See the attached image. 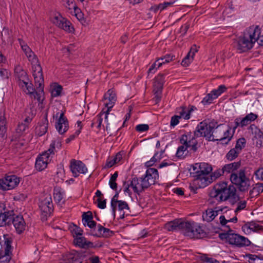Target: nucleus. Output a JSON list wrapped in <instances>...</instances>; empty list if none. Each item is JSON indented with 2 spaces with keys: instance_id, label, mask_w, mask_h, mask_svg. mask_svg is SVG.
Here are the masks:
<instances>
[{
  "instance_id": "f257e3e1",
  "label": "nucleus",
  "mask_w": 263,
  "mask_h": 263,
  "mask_svg": "<svg viewBox=\"0 0 263 263\" xmlns=\"http://www.w3.org/2000/svg\"><path fill=\"white\" fill-rule=\"evenodd\" d=\"M209 195L211 198L218 202L228 200L232 204L236 203L240 199L236 187L233 185H228L226 182L216 184Z\"/></svg>"
},
{
  "instance_id": "f03ea898",
  "label": "nucleus",
  "mask_w": 263,
  "mask_h": 263,
  "mask_svg": "<svg viewBox=\"0 0 263 263\" xmlns=\"http://www.w3.org/2000/svg\"><path fill=\"white\" fill-rule=\"evenodd\" d=\"M241 165L240 161L234 162L225 164L222 168L224 173H231L230 179L231 183L235 184L241 192L248 191L250 186V179L246 176L245 170H240L238 172L234 173L237 170Z\"/></svg>"
},
{
  "instance_id": "7ed1b4c3",
  "label": "nucleus",
  "mask_w": 263,
  "mask_h": 263,
  "mask_svg": "<svg viewBox=\"0 0 263 263\" xmlns=\"http://www.w3.org/2000/svg\"><path fill=\"white\" fill-rule=\"evenodd\" d=\"M261 32L259 26L253 25L247 28L243 36L238 39L236 45L237 52H245L252 49L254 44L259 40Z\"/></svg>"
},
{
  "instance_id": "20e7f679",
  "label": "nucleus",
  "mask_w": 263,
  "mask_h": 263,
  "mask_svg": "<svg viewBox=\"0 0 263 263\" xmlns=\"http://www.w3.org/2000/svg\"><path fill=\"white\" fill-rule=\"evenodd\" d=\"M193 172L191 173L195 178L196 183L200 188L208 186L213 182L212 177L210 175L212 171L210 165L206 163H196L193 167Z\"/></svg>"
},
{
  "instance_id": "39448f33",
  "label": "nucleus",
  "mask_w": 263,
  "mask_h": 263,
  "mask_svg": "<svg viewBox=\"0 0 263 263\" xmlns=\"http://www.w3.org/2000/svg\"><path fill=\"white\" fill-rule=\"evenodd\" d=\"M62 143L59 140H53L48 150L43 152L36 159L35 167L39 171L45 170L51 161L55 152L61 149Z\"/></svg>"
},
{
  "instance_id": "423d86ee",
  "label": "nucleus",
  "mask_w": 263,
  "mask_h": 263,
  "mask_svg": "<svg viewBox=\"0 0 263 263\" xmlns=\"http://www.w3.org/2000/svg\"><path fill=\"white\" fill-rule=\"evenodd\" d=\"M27 58L31 62L32 66V74L34 77L35 86L42 89V84L44 83V77L42 68L41 65L39 64L38 58L34 53H32L31 55H29Z\"/></svg>"
},
{
  "instance_id": "0eeeda50",
  "label": "nucleus",
  "mask_w": 263,
  "mask_h": 263,
  "mask_svg": "<svg viewBox=\"0 0 263 263\" xmlns=\"http://www.w3.org/2000/svg\"><path fill=\"white\" fill-rule=\"evenodd\" d=\"M217 122L212 121L209 123L202 121L200 122L197 126L195 131L196 136L204 137L209 141L214 140L212 136V130L216 126Z\"/></svg>"
},
{
  "instance_id": "6e6552de",
  "label": "nucleus",
  "mask_w": 263,
  "mask_h": 263,
  "mask_svg": "<svg viewBox=\"0 0 263 263\" xmlns=\"http://www.w3.org/2000/svg\"><path fill=\"white\" fill-rule=\"evenodd\" d=\"M4 240L0 242V263H9L12 258V239L8 235H3Z\"/></svg>"
},
{
  "instance_id": "1a4fd4ad",
  "label": "nucleus",
  "mask_w": 263,
  "mask_h": 263,
  "mask_svg": "<svg viewBox=\"0 0 263 263\" xmlns=\"http://www.w3.org/2000/svg\"><path fill=\"white\" fill-rule=\"evenodd\" d=\"M105 108L102 109L103 113H105V122L107 125L106 126V130L108 129V115L115 105L117 101L116 93L114 89H109L104 95Z\"/></svg>"
},
{
  "instance_id": "9d476101",
  "label": "nucleus",
  "mask_w": 263,
  "mask_h": 263,
  "mask_svg": "<svg viewBox=\"0 0 263 263\" xmlns=\"http://www.w3.org/2000/svg\"><path fill=\"white\" fill-rule=\"evenodd\" d=\"M89 252L72 250L63 254L61 259V263H81L87 256Z\"/></svg>"
},
{
  "instance_id": "9b49d317",
  "label": "nucleus",
  "mask_w": 263,
  "mask_h": 263,
  "mask_svg": "<svg viewBox=\"0 0 263 263\" xmlns=\"http://www.w3.org/2000/svg\"><path fill=\"white\" fill-rule=\"evenodd\" d=\"M39 208L41 213V219L43 221L47 219L53 211V204L50 195H46L39 202Z\"/></svg>"
},
{
  "instance_id": "f8f14e48",
  "label": "nucleus",
  "mask_w": 263,
  "mask_h": 263,
  "mask_svg": "<svg viewBox=\"0 0 263 263\" xmlns=\"http://www.w3.org/2000/svg\"><path fill=\"white\" fill-rule=\"evenodd\" d=\"M224 236V238L231 245L238 247L249 246L251 244L250 241L247 238L237 234L227 233L220 235L221 238Z\"/></svg>"
},
{
  "instance_id": "ddd939ff",
  "label": "nucleus",
  "mask_w": 263,
  "mask_h": 263,
  "mask_svg": "<svg viewBox=\"0 0 263 263\" xmlns=\"http://www.w3.org/2000/svg\"><path fill=\"white\" fill-rule=\"evenodd\" d=\"M195 131L185 132L179 138V142L181 144H185L189 146L191 151L196 152L198 149V141L196 139Z\"/></svg>"
},
{
  "instance_id": "4468645a",
  "label": "nucleus",
  "mask_w": 263,
  "mask_h": 263,
  "mask_svg": "<svg viewBox=\"0 0 263 263\" xmlns=\"http://www.w3.org/2000/svg\"><path fill=\"white\" fill-rule=\"evenodd\" d=\"M20 182V178L15 175L6 176L0 179V190L2 191L12 190L16 187Z\"/></svg>"
},
{
  "instance_id": "2eb2a0df",
  "label": "nucleus",
  "mask_w": 263,
  "mask_h": 263,
  "mask_svg": "<svg viewBox=\"0 0 263 263\" xmlns=\"http://www.w3.org/2000/svg\"><path fill=\"white\" fill-rule=\"evenodd\" d=\"M52 22L55 26L69 33H72L74 30L72 24L60 13L53 17Z\"/></svg>"
},
{
  "instance_id": "dca6fc26",
  "label": "nucleus",
  "mask_w": 263,
  "mask_h": 263,
  "mask_svg": "<svg viewBox=\"0 0 263 263\" xmlns=\"http://www.w3.org/2000/svg\"><path fill=\"white\" fill-rule=\"evenodd\" d=\"M130 185L134 192L138 195H140L149 187L146 181L143 177L133 178L130 181Z\"/></svg>"
},
{
  "instance_id": "f3484780",
  "label": "nucleus",
  "mask_w": 263,
  "mask_h": 263,
  "mask_svg": "<svg viewBox=\"0 0 263 263\" xmlns=\"http://www.w3.org/2000/svg\"><path fill=\"white\" fill-rule=\"evenodd\" d=\"M70 168L73 176L78 177L80 174H86L87 168L84 163L79 160L72 159L70 163Z\"/></svg>"
},
{
  "instance_id": "a211bd4d",
  "label": "nucleus",
  "mask_w": 263,
  "mask_h": 263,
  "mask_svg": "<svg viewBox=\"0 0 263 263\" xmlns=\"http://www.w3.org/2000/svg\"><path fill=\"white\" fill-rule=\"evenodd\" d=\"M249 129L251 130L253 135L252 140L253 144L256 147H261L263 140V133L260 129L258 128L254 124L250 126Z\"/></svg>"
},
{
  "instance_id": "6ab92c4d",
  "label": "nucleus",
  "mask_w": 263,
  "mask_h": 263,
  "mask_svg": "<svg viewBox=\"0 0 263 263\" xmlns=\"http://www.w3.org/2000/svg\"><path fill=\"white\" fill-rule=\"evenodd\" d=\"M143 178L149 187L152 185L155 184L158 180L159 174L158 170L154 168H148Z\"/></svg>"
},
{
  "instance_id": "aec40b11",
  "label": "nucleus",
  "mask_w": 263,
  "mask_h": 263,
  "mask_svg": "<svg viewBox=\"0 0 263 263\" xmlns=\"http://www.w3.org/2000/svg\"><path fill=\"white\" fill-rule=\"evenodd\" d=\"M185 222L181 219H176L167 222L164 226V229L168 231H181L183 233Z\"/></svg>"
},
{
  "instance_id": "412c9836",
  "label": "nucleus",
  "mask_w": 263,
  "mask_h": 263,
  "mask_svg": "<svg viewBox=\"0 0 263 263\" xmlns=\"http://www.w3.org/2000/svg\"><path fill=\"white\" fill-rule=\"evenodd\" d=\"M187 226L193 229H196L195 233H193V232H188V237L191 238L200 239L206 236V233L200 224L198 223H193L192 224H188Z\"/></svg>"
},
{
  "instance_id": "4be33fe9",
  "label": "nucleus",
  "mask_w": 263,
  "mask_h": 263,
  "mask_svg": "<svg viewBox=\"0 0 263 263\" xmlns=\"http://www.w3.org/2000/svg\"><path fill=\"white\" fill-rule=\"evenodd\" d=\"M14 72L19 86H26V82L29 81L27 72L20 66L15 67Z\"/></svg>"
},
{
  "instance_id": "5701e85b",
  "label": "nucleus",
  "mask_w": 263,
  "mask_h": 263,
  "mask_svg": "<svg viewBox=\"0 0 263 263\" xmlns=\"http://www.w3.org/2000/svg\"><path fill=\"white\" fill-rule=\"evenodd\" d=\"M55 128L59 134H63L68 130L69 128L68 121L64 116V112H62L55 124Z\"/></svg>"
},
{
  "instance_id": "b1692460",
  "label": "nucleus",
  "mask_w": 263,
  "mask_h": 263,
  "mask_svg": "<svg viewBox=\"0 0 263 263\" xmlns=\"http://www.w3.org/2000/svg\"><path fill=\"white\" fill-rule=\"evenodd\" d=\"M195 110H197V108L193 105L189 107L182 106L177 108V113L180 118L189 120L191 117V114Z\"/></svg>"
},
{
  "instance_id": "393cba45",
  "label": "nucleus",
  "mask_w": 263,
  "mask_h": 263,
  "mask_svg": "<svg viewBox=\"0 0 263 263\" xmlns=\"http://www.w3.org/2000/svg\"><path fill=\"white\" fill-rule=\"evenodd\" d=\"M223 208L216 207L214 210L212 209H207L202 214V219L204 221L211 222L217 216L219 212H222Z\"/></svg>"
},
{
  "instance_id": "a878e982",
  "label": "nucleus",
  "mask_w": 263,
  "mask_h": 263,
  "mask_svg": "<svg viewBox=\"0 0 263 263\" xmlns=\"http://www.w3.org/2000/svg\"><path fill=\"white\" fill-rule=\"evenodd\" d=\"M164 74H159L155 78L153 91L156 97H158L161 93L164 83Z\"/></svg>"
},
{
  "instance_id": "bb28decb",
  "label": "nucleus",
  "mask_w": 263,
  "mask_h": 263,
  "mask_svg": "<svg viewBox=\"0 0 263 263\" xmlns=\"http://www.w3.org/2000/svg\"><path fill=\"white\" fill-rule=\"evenodd\" d=\"M11 221L18 234H21L25 230L26 223L22 216L16 215L13 217V215Z\"/></svg>"
},
{
  "instance_id": "cd10ccee",
  "label": "nucleus",
  "mask_w": 263,
  "mask_h": 263,
  "mask_svg": "<svg viewBox=\"0 0 263 263\" xmlns=\"http://www.w3.org/2000/svg\"><path fill=\"white\" fill-rule=\"evenodd\" d=\"M73 243L75 246L84 249L93 248L95 247L93 242L90 241H88L82 235L78 236V237L73 238Z\"/></svg>"
},
{
  "instance_id": "c85d7f7f",
  "label": "nucleus",
  "mask_w": 263,
  "mask_h": 263,
  "mask_svg": "<svg viewBox=\"0 0 263 263\" xmlns=\"http://www.w3.org/2000/svg\"><path fill=\"white\" fill-rule=\"evenodd\" d=\"M48 121L47 116H46L41 122L38 123L35 129V134L39 136L45 135L48 130Z\"/></svg>"
},
{
  "instance_id": "c756f323",
  "label": "nucleus",
  "mask_w": 263,
  "mask_h": 263,
  "mask_svg": "<svg viewBox=\"0 0 263 263\" xmlns=\"http://www.w3.org/2000/svg\"><path fill=\"white\" fill-rule=\"evenodd\" d=\"M242 229L246 234H249L251 232H256L262 229V226L258 223L252 221L244 224Z\"/></svg>"
},
{
  "instance_id": "7c9ffc66",
  "label": "nucleus",
  "mask_w": 263,
  "mask_h": 263,
  "mask_svg": "<svg viewBox=\"0 0 263 263\" xmlns=\"http://www.w3.org/2000/svg\"><path fill=\"white\" fill-rule=\"evenodd\" d=\"M92 215L90 212L83 213L82 215V222L84 226H87L90 228H93L96 226V222L92 220Z\"/></svg>"
},
{
  "instance_id": "2f4dec72",
  "label": "nucleus",
  "mask_w": 263,
  "mask_h": 263,
  "mask_svg": "<svg viewBox=\"0 0 263 263\" xmlns=\"http://www.w3.org/2000/svg\"><path fill=\"white\" fill-rule=\"evenodd\" d=\"M234 133L232 130V127L228 126L227 130L223 128L221 142L222 144H228L232 139Z\"/></svg>"
},
{
  "instance_id": "473e14b6",
  "label": "nucleus",
  "mask_w": 263,
  "mask_h": 263,
  "mask_svg": "<svg viewBox=\"0 0 263 263\" xmlns=\"http://www.w3.org/2000/svg\"><path fill=\"white\" fill-rule=\"evenodd\" d=\"M112 234V232L109 229L106 228L101 224L98 226V231L95 234H93V236L98 237H108Z\"/></svg>"
},
{
  "instance_id": "72a5a7b5",
  "label": "nucleus",
  "mask_w": 263,
  "mask_h": 263,
  "mask_svg": "<svg viewBox=\"0 0 263 263\" xmlns=\"http://www.w3.org/2000/svg\"><path fill=\"white\" fill-rule=\"evenodd\" d=\"M12 211L0 213V227L9 224L12 220Z\"/></svg>"
},
{
  "instance_id": "f704fd0d",
  "label": "nucleus",
  "mask_w": 263,
  "mask_h": 263,
  "mask_svg": "<svg viewBox=\"0 0 263 263\" xmlns=\"http://www.w3.org/2000/svg\"><path fill=\"white\" fill-rule=\"evenodd\" d=\"M223 128V124H216V126L212 130V136H213L214 140H211V141H221Z\"/></svg>"
},
{
  "instance_id": "c9c22d12",
  "label": "nucleus",
  "mask_w": 263,
  "mask_h": 263,
  "mask_svg": "<svg viewBox=\"0 0 263 263\" xmlns=\"http://www.w3.org/2000/svg\"><path fill=\"white\" fill-rule=\"evenodd\" d=\"M112 209V212L114 215H115L116 211L118 209L119 211L122 212L125 210H129V208L127 203L126 201L120 200L115 204V208Z\"/></svg>"
},
{
  "instance_id": "e433bc0d",
  "label": "nucleus",
  "mask_w": 263,
  "mask_h": 263,
  "mask_svg": "<svg viewBox=\"0 0 263 263\" xmlns=\"http://www.w3.org/2000/svg\"><path fill=\"white\" fill-rule=\"evenodd\" d=\"M64 193L60 189L54 190L53 197L55 201L59 204L62 205L64 203L63 199Z\"/></svg>"
},
{
  "instance_id": "4c0bfd02",
  "label": "nucleus",
  "mask_w": 263,
  "mask_h": 263,
  "mask_svg": "<svg viewBox=\"0 0 263 263\" xmlns=\"http://www.w3.org/2000/svg\"><path fill=\"white\" fill-rule=\"evenodd\" d=\"M257 117L258 116L256 114L251 112L247 115L245 117L241 118V119L245 127L250 124L252 122L255 121Z\"/></svg>"
},
{
  "instance_id": "58836bf2",
  "label": "nucleus",
  "mask_w": 263,
  "mask_h": 263,
  "mask_svg": "<svg viewBox=\"0 0 263 263\" xmlns=\"http://www.w3.org/2000/svg\"><path fill=\"white\" fill-rule=\"evenodd\" d=\"M103 115L105 116V113H103V110L101 111V112L98 114L92 120L91 127H93L94 126H96L97 129L98 130H100L101 129L102 120L103 119L102 118V116Z\"/></svg>"
},
{
  "instance_id": "ea45409f",
  "label": "nucleus",
  "mask_w": 263,
  "mask_h": 263,
  "mask_svg": "<svg viewBox=\"0 0 263 263\" xmlns=\"http://www.w3.org/2000/svg\"><path fill=\"white\" fill-rule=\"evenodd\" d=\"M62 87L61 85L57 83L54 84L51 87V95L52 97H57L59 96L62 90Z\"/></svg>"
},
{
  "instance_id": "a19ab883",
  "label": "nucleus",
  "mask_w": 263,
  "mask_h": 263,
  "mask_svg": "<svg viewBox=\"0 0 263 263\" xmlns=\"http://www.w3.org/2000/svg\"><path fill=\"white\" fill-rule=\"evenodd\" d=\"M239 151L235 149L234 147L231 148L226 155V158L229 161H232L238 157L240 153Z\"/></svg>"
},
{
  "instance_id": "79ce46f5",
  "label": "nucleus",
  "mask_w": 263,
  "mask_h": 263,
  "mask_svg": "<svg viewBox=\"0 0 263 263\" xmlns=\"http://www.w3.org/2000/svg\"><path fill=\"white\" fill-rule=\"evenodd\" d=\"M226 90V86L224 85H221L217 89H213L211 92L213 95V98L216 99Z\"/></svg>"
},
{
  "instance_id": "37998d69",
  "label": "nucleus",
  "mask_w": 263,
  "mask_h": 263,
  "mask_svg": "<svg viewBox=\"0 0 263 263\" xmlns=\"http://www.w3.org/2000/svg\"><path fill=\"white\" fill-rule=\"evenodd\" d=\"M163 152V151H161L160 153H156L149 161L145 163L146 165L147 166H152L156 162L160 160Z\"/></svg>"
},
{
  "instance_id": "c03bdc74",
  "label": "nucleus",
  "mask_w": 263,
  "mask_h": 263,
  "mask_svg": "<svg viewBox=\"0 0 263 263\" xmlns=\"http://www.w3.org/2000/svg\"><path fill=\"white\" fill-rule=\"evenodd\" d=\"M219 220H220V224L222 226H226V227H228L229 228V230H230V226L227 225V223H228L229 222L236 223L237 222V218L236 216H235L233 218L227 220L226 219L224 216L221 215L219 217Z\"/></svg>"
},
{
  "instance_id": "a18cd8bd",
  "label": "nucleus",
  "mask_w": 263,
  "mask_h": 263,
  "mask_svg": "<svg viewBox=\"0 0 263 263\" xmlns=\"http://www.w3.org/2000/svg\"><path fill=\"white\" fill-rule=\"evenodd\" d=\"M189 146L185 144H182L179 146L177 150V152L176 154V156L179 158H183L185 157V155H184L185 152L187 151Z\"/></svg>"
},
{
  "instance_id": "49530a36",
  "label": "nucleus",
  "mask_w": 263,
  "mask_h": 263,
  "mask_svg": "<svg viewBox=\"0 0 263 263\" xmlns=\"http://www.w3.org/2000/svg\"><path fill=\"white\" fill-rule=\"evenodd\" d=\"M1 38L3 42H9L11 40V35L8 28H4L1 33Z\"/></svg>"
},
{
  "instance_id": "de8ad7c7",
  "label": "nucleus",
  "mask_w": 263,
  "mask_h": 263,
  "mask_svg": "<svg viewBox=\"0 0 263 263\" xmlns=\"http://www.w3.org/2000/svg\"><path fill=\"white\" fill-rule=\"evenodd\" d=\"M246 143V140L245 138H241L238 139L235 146V148L239 151L241 152L243 148L245 147Z\"/></svg>"
},
{
  "instance_id": "09e8293b",
  "label": "nucleus",
  "mask_w": 263,
  "mask_h": 263,
  "mask_svg": "<svg viewBox=\"0 0 263 263\" xmlns=\"http://www.w3.org/2000/svg\"><path fill=\"white\" fill-rule=\"evenodd\" d=\"M71 232L73 238L78 237V236H81L83 235V230L75 224H74L73 227L71 228Z\"/></svg>"
},
{
  "instance_id": "8fccbe9b",
  "label": "nucleus",
  "mask_w": 263,
  "mask_h": 263,
  "mask_svg": "<svg viewBox=\"0 0 263 263\" xmlns=\"http://www.w3.org/2000/svg\"><path fill=\"white\" fill-rule=\"evenodd\" d=\"M193 223H196L195 222L193 221H185V225H184V228L183 230V234L186 236H188V232H193V233H195L196 229H193L191 228V227H189L188 225L190 224H192Z\"/></svg>"
},
{
  "instance_id": "3c124183",
  "label": "nucleus",
  "mask_w": 263,
  "mask_h": 263,
  "mask_svg": "<svg viewBox=\"0 0 263 263\" xmlns=\"http://www.w3.org/2000/svg\"><path fill=\"white\" fill-rule=\"evenodd\" d=\"M215 99V98H213V95L210 92V93L206 95L202 100L201 102L203 105H208L212 103L213 100Z\"/></svg>"
},
{
  "instance_id": "603ef678",
  "label": "nucleus",
  "mask_w": 263,
  "mask_h": 263,
  "mask_svg": "<svg viewBox=\"0 0 263 263\" xmlns=\"http://www.w3.org/2000/svg\"><path fill=\"white\" fill-rule=\"evenodd\" d=\"M89 253L87 254L86 257L84 259L85 260H89L90 263H99L100 258L98 256H92L90 252L88 251Z\"/></svg>"
},
{
  "instance_id": "864d4df0",
  "label": "nucleus",
  "mask_w": 263,
  "mask_h": 263,
  "mask_svg": "<svg viewBox=\"0 0 263 263\" xmlns=\"http://www.w3.org/2000/svg\"><path fill=\"white\" fill-rule=\"evenodd\" d=\"M26 86H20L24 90H27V93L29 94H34L35 92V89L33 87L32 84H29L28 81L26 82Z\"/></svg>"
},
{
  "instance_id": "5fc2aeb1",
  "label": "nucleus",
  "mask_w": 263,
  "mask_h": 263,
  "mask_svg": "<svg viewBox=\"0 0 263 263\" xmlns=\"http://www.w3.org/2000/svg\"><path fill=\"white\" fill-rule=\"evenodd\" d=\"M234 124V126L232 128V130L233 133H235L236 129L238 127H244L241 117H237L235 119Z\"/></svg>"
},
{
  "instance_id": "6e6d98bb",
  "label": "nucleus",
  "mask_w": 263,
  "mask_h": 263,
  "mask_svg": "<svg viewBox=\"0 0 263 263\" xmlns=\"http://www.w3.org/2000/svg\"><path fill=\"white\" fill-rule=\"evenodd\" d=\"M254 177L257 180H263V167H260L256 170L254 174Z\"/></svg>"
},
{
  "instance_id": "4d7b16f0",
  "label": "nucleus",
  "mask_w": 263,
  "mask_h": 263,
  "mask_svg": "<svg viewBox=\"0 0 263 263\" xmlns=\"http://www.w3.org/2000/svg\"><path fill=\"white\" fill-rule=\"evenodd\" d=\"M149 129V126L147 124H138L135 127L136 131L139 133H142L148 130Z\"/></svg>"
},
{
  "instance_id": "13d9d810",
  "label": "nucleus",
  "mask_w": 263,
  "mask_h": 263,
  "mask_svg": "<svg viewBox=\"0 0 263 263\" xmlns=\"http://www.w3.org/2000/svg\"><path fill=\"white\" fill-rule=\"evenodd\" d=\"M6 119L5 117H0V136L2 135L6 130Z\"/></svg>"
},
{
  "instance_id": "bf43d9fd",
  "label": "nucleus",
  "mask_w": 263,
  "mask_h": 263,
  "mask_svg": "<svg viewBox=\"0 0 263 263\" xmlns=\"http://www.w3.org/2000/svg\"><path fill=\"white\" fill-rule=\"evenodd\" d=\"M224 172L223 171V168H222L221 170H217L216 171H215L212 175H210V177H212L213 181L215 180L216 179L219 177L220 176L224 174Z\"/></svg>"
},
{
  "instance_id": "052dcab7",
  "label": "nucleus",
  "mask_w": 263,
  "mask_h": 263,
  "mask_svg": "<svg viewBox=\"0 0 263 263\" xmlns=\"http://www.w3.org/2000/svg\"><path fill=\"white\" fill-rule=\"evenodd\" d=\"M246 205H247V202L245 201H241L239 202L237 204V208H236V209L235 210V213L236 215L237 214V213L239 211L245 209V208L246 207Z\"/></svg>"
},
{
  "instance_id": "680f3d73",
  "label": "nucleus",
  "mask_w": 263,
  "mask_h": 263,
  "mask_svg": "<svg viewBox=\"0 0 263 263\" xmlns=\"http://www.w3.org/2000/svg\"><path fill=\"white\" fill-rule=\"evenodd\" d=\"M181 119L178 115H175L172 117L171 119L170 125L171 126L174 127L179 122V119Z\"/></svg>"
},
{
  "instance_id": "e2e57ef3",
  "label": "nucleus",
  "mask_w": 263,
  "mask_h": 263,
  "mask_svg": "<svg viewBox=\"0 0 263 263\" xmlns=\"http://www.w3.org/2000/svg\"><path fill=\"white\" fill-rule=\"evenodd\" d=\"M18 41L22 48V49L23 50L24 53L26 52V51L31 49L22 39H18Z\"/></svg>"
},
{
  "instance_id": "0e129e2a",
  "label": "nucleus",
  "mask_w": 263,
  "mask_h": 263,
  "mask_svg": "<svg viewBox=\"0 0 263 263\" xmlns=\"http://www.w3.org/2000/svg\"><path fill=\"white\" fill-rule=\"evenodd\" d=\"M192 60L193 59H191V57L187 54L182 60L181 65L184 66H187L190 64Z\"/></svg>"
},
{
  "instance_id": "69168bd1",
  "label": "nucleus",
  "mask_w": 263,
  "mask_h": 263,
  "mask_svg": "<svg viewBox=\"0 0 263 263\" xmlns=\"http://www.w3.org/2000/svg\"><path fill=\"white\" fill-rule=\"evenodd\" d=\"M198 47L196 45H193L191 47L190 51L187 53L191 57V59H193L195 53L198 51Z\"/></svg>"
},
{
  "instance_id": "338daca9",
  "label": "nucleus",
  "mask_w": 263,
  "mask_h": 263,
  "mask_svg": "<svg viewBox=\"0 0 263 263\" xmlns=\"http://www.w3.org/2000/svg\"><path fill=\"white\" fill-rule=\"evenodd\" d=\"M119 197V192H117L115 195L114 196V197L111 199L110 202V205L111 207V209H114L115 206V204H116L117 202L119 201L120 200H118Z\"/></svg>"
},
{
  "instance_id": "774afa93",
  "label": "nucleus",
  "mask_w": 263,
  "mask_h": 263,
  "mask_svg": "<svg viewBox=\"0 0 263 263\" xmlns=\"http://www.w3.org/2000/svg\"><path fill=\"white\" fill-rule=\"evenodd\" d=\"M98 203L97 206L99 208L104 209L106 208V200H102L100 198H99L97 200Z\"/></svg>"
}]
</instances>
